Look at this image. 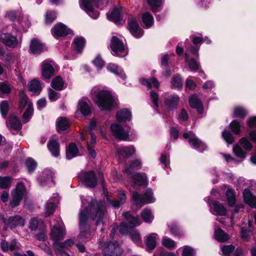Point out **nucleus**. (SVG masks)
I'll return each instance as SVG.
<instances>
[{"mask_svg":"<svg viewBox=\"0 0 256 256\" xmlns=\"http://www.w3.org/2000/svg\"><path fill=\"white\" fill-rule=\"evenodd\" d=\"M82 206H84L88 203L87 208L81 210L79 214V226L80 238H90L92 234L89 220H94L96 218V226L104 224V220L106 214V206L102 202H98L95 199H92L90 196L86 198L81 197Z\"/></svg>","mask_w":256,"mask_h":256,"instance_id":"1","label":"nucleus"},{"mask_svg":"<svg viewBox=\"0 0 256 256\" xmlns=\"http://www.w3.org/2000/svg\"><path fill=\"white\" fill-rule=\"evenodd\" d=\"M91 97L94 102L102 110H110L118 104L117 98L108 90H100L98 86L92 88Z\"/></svg>","mask_w":256,"mask_h":256,"instance_id":"2","label":"nucleus"},{"mask_svg":"<svg viewBox=\"0 0 256 256\" xmlns=\"http://www.w3.org/2000/svg\"><path fill=\"white\" fill-rule=\"evenodd\" d=\"M112 135L116 138L126 141H132L136 137V132L128 126L114 123L110 126Z\"/></svg>","mask_w":256,"mask_h":256,"instance_id":"3","label":"nucleus"},{"mask_svg":"<svg viewBox=\"0 0 256 256\" xmlns=\"http://www.w3.org/2000/svg\"><path fill=\"white\" fill-rule=\"evenodd\" d=\"M132 198L136 206L140 208L145 204L153 203L156 201L152 190L150 188L144 190L142 195L136 192H132Z\"/></svg>","mask_w":256,"mask_h":256,"instance_id":"4","label":"nucleus"},{"mask_svg":"<svg viewBox=\"0 0 256 256\" xmlns=\"http://www.w3.org/2000/svg\"><path fill=\"white\" fill-rule=\"evenodd\" d=\"M2 117L6 120L7 127L11 132L15 134L21 130L22 125L19 118L15 113H2Z\"/></svg>","mask_w":256,"mask_h":256,"instance_id":"5","label":"nucleus"},{"mask_svg":"<svg viewBox=\"0 0 256 256\" xmlns=\"http://www.w3.org/2000/svg\"><path fill=\"white\" fill-rule=\"evenodd\" d=\"M56 223L54 224L51 230V237L54 240L53 246L57 243H60V240L64 239L66 234L64 226L60 218H56Z\"/></svg>","mask_w":256,"mask_h":256,"instance_id":"6","label":"nucleus"},{"mask_svg":"<svg viewBox=\"0 0 256 256\" xmlns=\"http://www.w3.org/2000/svg\"><path fill=\"white\" fill-rule=\"evenodd\" d=\"M102 0H80V4L82 8L90 16L94 19L98 18L99 12L98 10H94V4H96L98 8L102 4Z\"/></svg>","mask_w":256,"mask_h":256,"instance_id":"7","label":"nucleus"},{"mask_svg":"<svg viewBox=\"0 0 256 256\" xmlns=\"http://www.w3.org/2000/svg\"><path fill=\"white\" fill-rule=\"evenodd\" d=\"M79 180L87 188H94L98 180L93 170L81 172L78 175Z\"/></svg>","mask_w":256,"mask_h":256,"instance_id":"8","label":"nucleus"},{"mask_svg":"<svg viewBox=\"0 0 256 256\" xmlns=\"http://www.w3.org/2000/svg\"><path fill=\"white\" fill-rule=\"evenodd\" d=\"M110 48L114 56L124 57L128 54L126 48L124 43L116 36H112V38Z\"/></svg>","mask_w":256,"mask_h":256,"instance_id":"9","label":"nucleus"},{"mask_svg":"<svg viewBox=\"0 0 256 256\" xmlns=\"http://www.w3.org/2000/svg\"><path fill=\"white\" fill-rule=\"evenodd\" d=\"M183 138H188V142L191 147L200 152H202L207 148L206 144L198 138L192 132L184 133Z\"/></svg>","mask_w":256,"mask_h":256,"instance_id":"10","label":"nucleus"},{"mask_svg":"<svg viewBox=\"0 0 256 256\" xmlns=\"http://www.w3.org/2000/svg\"><path fill=\"white\" fill-rule=\"evenodd\" d=\"M26 190L23 183L19 182L16 188L12 192V200L10 204L12 207L19 205L26 193Z\"/></svg>","mask_w":256,"mask_h":256,"instance_id":"11","label":"nucleus"},{"mask_svg":"<svg viewBox=\"0 0 256 256\" xmlns=\"http://www.w3.org/2000/svg\"><path fill=\"white\" fill-rule=\"evenodd\" d=\"M102 252L105 256H120L122 253V250L118 242H110L106 244Z\"/></svg>","mask_w":256,"mask_h":256,"instance_id":"12","label":"nucleus"},{"mask_svg":"<svg viewBox=\"0 0 256 256\" xmlns=\"http://www.w3.org/2000/svg\"><path fill=\"white\" fill-rule=\"evenodd\" d=\"M2 220L6 228H9L12 230L17 227H22L25 224L24 218L19 215L10 216L7 220L3 218Z\"/></svg>","mask_w":256,"mask_h":256,"instance_id":"13","label":"nucleus"},{"mask_svg":"<svg viewBox=\"0 0 256 256\" xmlns=\"http://www.w3.org/2000/svg\"><path fill=\"white\" fill-rule=\"evenodd\" d=\"M18 98L20 110L24 112H33V104L24 91L19 92Z\"/></svg>","mask_w":256,"mask_h":256,"instance_id":"14","label":"nucleus"},{"mask_svg":"<svg viewBox=\"0 0 256 256\" xmlns=\"http://www.w3.org/2000/svg\"><path fill=\"white\" fill-rule=\"evenodd\" d=\"M135 152V148L134 146L130 145L118 148L116 150V154L120 160L124 161L130 156H132Z\"/></svg>","mask_w":256,"mask_h":256,"instance_id":"15","label":"nucleus"},{"mask_svg":"<svg viewBox=\"0 0 256 256\" xmlns=\"http://www.w3.org/2000/svg\"><path fill=\"white\" fill-rule=\"evenodd\" d=\"M74 244V242L72 239L68 240L63 242L56 244L54 246L56 254L58 256H70L66 252L65 250L73 246Z\"/></svg>","mask_w":256,"mask_h":256,"instance_id":"16","label":"nucleus"},{"mask_svg":"<svg viewBox=\"0 0 256 256\" xmlns=\"http://www.w3.org/2000/svg\"><path fill=\"white\" fill-rule=\"evenodd\" d=\"M128 28L132 34L136 38H140L143 36L144 31L139 26L135 18H129Z\"/></svg>","mask_w":256,"mask_h":256,"instance_id":"17","label":"nucleus"},{"mask_svg":"<svg viewBox=\"0 0 256 256\" xmlns=\"http://www.w3.org/2000/svg\"><path fill=\"white\" fill-rule=\"evenodd\" d=\"M54 174L51 170H45L38 178V182L42 186H45L46 184L52 186L54 184Z\"/></svg>","mask_w":256,"mask_h":256,"instance_id":"18","label":"nucleus"},{"mask_svg":"<svg viewBox=\"0 0 256 256\" xmlns=\"http://www.w3.org/2000/svg\"><path fill=\"white\" fill-rule=\"evenodd\" d=\"M52 34L54 37H62L67 36L70 32V30L66 25L62 22L55 24L51 30Z\"/></svg>","mask_w":256,"mask_h":256,"instance_id":"19","label":"nucleus"},{"mask_svg":"<svg viewBox=\"0 0 256 256\" xmlns=\"http://www.w3.org/2000/svg\"><path fill=\"white\" fill-rule=\"evenodd\" d=\"M94 106L92 102L86 98H81L78 102L77 112H92Z\"/></svg>","mask_w":256,"mask_h":256,"instance_id":"20","label":"nucleus"},{"mask_svg":"<svg viewBox=\"0 0 256 256\" xmlns=\"http://www.w3.org/2000/svg\"><path fill=\"white\" fill-rule=\"evenodd\" d=\"M30 50L33 54H38L44 51L46 48L39 40L34 38L31 40Z\"/></svg>","mask_w":256,"mask_h":256,"instance_id":"21","label":"nucleus"},{"mask_svg":"<svg viewBox=\"0 0 256 256\" xmlns=\"http://www.w3.org/2000/svg\"><path fill=\"white\" fill-rule=\"evenodd\" d=\"M117 196L119 200H111L110 196H107V200L114 208H119L120 206L124 204L126 201V194L125 192L119 190Z\"/></svg>","mask_w":256,"mask_h":256,"instance_id":"22","label":"nucleus"},{"mask_svg":"<svg viewBox=\"0 0 256 256\" xmlns=\"http://www.w3.org/2000/svg\"><path fill=\"white\" fill-rule=\"evenodd\" d=\"M210 206V210L213 214L218 216H225L226 214L227 210L222 204L218 202H212V206L208 202Z\"/></svg>","mask_w":256,"mask_h":256,"instance_id":"23","label":"nucleus"},{"mask_svg":"<svg viewBox=\"0 0 256 256\" xmlns=\"http://www.w3.org/2000/svg\"><path fill=\"white\" fill-rule=\"evenodd\" d=\"M0 40L5 45L14 48L18 44L16 38L10 34H0Z\"/></svg>","mask_w":256,"mask_h":256,"instance_id":"24","label":"nucleus"},{"mask_svg":"<svg viewBox=\"0 0 256 256\" xmlns=\"http://www.w3.org/2000/svg\"><path fill=\"white\" fill-rule=\"evenodd\" d=\"M54 72V69L52 65L46 61H44L42 64V74L44 78L49 79L52 77Z\"/></svg>","mask_w":256,"mask_h":256,"instance_id":"25","label":"nucleus"},{"mask_svg":"<svg viewBox=\"0 0 256 256\" xmlns=\"http://www.w3.org/2000/svg\"><path fill=\"white\" fill-rule=\"evenodd\" d=\"M245 202L252 208H256V196H254L249 189H245L243 192Z\"/></svg>","mask_w":256,"mask_h":256,"instance_id":"26","label":"nucleus"},{"mask_svg":"<svg viewBox=\"0 0 256 256\" xmlns=\"http://www.w3.org/2000/svg\"><path fill=\"white\" fill-rule=\"evenodd\" d=\"M188 102L191 108H196L198 111L202 110V103L196 94H191Z\"/></svg>","mask_w":256,"mask_h":256,"instance_id":"27","label":"nucleus"},{"mask_svg":"<svg viewBox=\"0 0 256 256\" xmlns=\"http://www.w3.org/2000/svg\"><path fill=\"white\" fill-rule=\"evenodd\" d=\"M107 17L110 20L118 23L121 18V7L120 6L114 7L110 14H108Z\"/></svg>","mask_w":256,"mask_h":256,"instance_id":"28","label":"nucleus"},{"mask_svg":"<svg viewBox=\"0 0 256 256\" xmlns=\"http://www.w3.org/2000/svg\"><path fill=\"white\" fill-rule=\"evenodd\" d=\"M48 147L52 154L55 157L60 154V145L58 140L50 138L48 143Z\"/></svg>","mask_w":256,"mask_h":256,"instance_id":"29","label":"nucleus"},{"mask_svg":"<svg viewBox=\"0 0 256 256\" xmlns=\"http://www.w3.org/2000/svg\"><path fill=\"white\" fill-rule=\"evenodd\" d=\"M134 182L136 184L146 186L148 184L147 176L144 173H137L132 176Z\"/></svg>","mask_w":256,"mask_h":256,"instance_id":"30","label":"nucleus"},{"mask_svg":"<svg viewBox=\"0 0 256 256\" xmlns=\"http://www.w3.org/2000/svg\"><path fill=\"white\" fill-rule=\"evenodd\" d=\"M158 235L156 233H152L145 240L148 250H152L156 246V238Z\"/></svg>","mask_w":256,"mask_h":256,"instance_id":"31","label":"nucleus"},{"mask_svg":"<svg viewBox=\"0 0 256 256\" xmlns=\"http://www.w3.org/2000/svg\"><path fill=\"white\" fill-rule=\"evenodd\" d=\"M214 238L219 242H222L230 238V236L220 228H216L214 232Z\"/></svg>","mask_w":256,"mask_h":256,"instance_id":"32","label":"nucleus"},{"mask_svg":"<svg viewBox=\"0 0 256 256\" xmlns=\"http://www.w3.org/2000/svg\"><path fill=\"white\" fill-rule=\"evenodd\" d=\"M141 167V162L139 160L130 161V164L124 170V172L128 174H131L134 170L140 168Z\"/></svg>","mask_w":256,"mask_h":256,"instance_id":"33","label":"nucleus"},{"mask_svg":"<svg viewBox=\"0 0 256 256\" xmlns=\"http://www.w3.org/2000/svg\"><path fill=\"white\" fill-rule=\"evenodd\" d=\"M28 90L36 94H38L42 90L41 83L36 80H32L28 85Z\"/></svg>","mask_w":256,"mask_h":256,"instance_id":"34","label":"nucleus"},{"mask_svg":"<svg viewBox=\"0 0 256 256\" xmlns=\"http://www.w3.org/2000/svg\"><path fill=\"white\" fill-rule=\"evenodd\" d=\"M70 124V122L67 118L60 117L56 122L57 130L59 132L66 130L69 128Z\"/></svg>","mask_w":256,"mask_h":256,"instance_id":"35","label":"nucleus"},{"mask_svg":"<svg viewBox=\"0 0 256 256\" xmlns=\"http://www.w3.org/2000/svg\"><path fill=\"white\" fill-rule=\"evenodd\" d=\"M78 149L76 144L73 142L70 144L66 150V158L68 160H71L78 156Z\"/></svg>","mask_w":256,"mask_h":256,"instance_id":"36","label":"nucleus"},{"mask_svg":"<svg viewBox=\"0 0 256 256\" xmlns=\"http://www.w3.org/2000/svg\"><path fill=\"white\" fill-rule=\"evenodd\" d=\"M123 216L129 224L132 226H137L141 224L140 220L138 216H132L129 212H124Z\"/></svg>","mask_w":256,"mask_h":256,"instance_id":"37","label":"nucleus"},{"mask_svg":"<svg viewBox=\"0 0 256 256\" xmlns=\"http://www.w3.org/2000/svg\"><path fill=\"white\" fill-rule=\"evenodd\" d=\"M51 86L52 88L57 90H62L66 88L64 81L60 76L56 77L52 80Z\"/></svg>","mask_w":256,"mask_h":256,"instance_id":"38","label":"nucleus"},{"mask_svg":"<svg viewBox=\"0 0 256 256\" xmlns=\"http://www.w3.org/2000/svg\"><path fill=\"white\" fill-rule=\"evenodd\" d=\"M107 68L110 72L114 73V74L120 76L122 80L126 79V74L124 73L122 70L116 64H109Z\"/></svg>","mask_w":256,"mask_h":256,"instance_id":"39","label":"nucleus"},{"mask_svg":"<svg viewBox=\"0 0 256 256\" xmlns=\"http://www.w3.org/2000/svg\"><path fill=\"white\" fill-rule=\"evenodd\" d=\"M180 98L177 95H172L167 98L164 101L165 104L169 108H176L178 104Z\"/></svg>","mask_w":256,"mask_h":256,"instance_id":"40","label":"nucleus"},{"mask_svg":"<svg viewBox=\"0 0 256 256\" xmlns=\"http://www.w3.org/2000/svg\"><path fill=\"white\" fill-rule=\"evenodd\" d=\"M29 228L32 231H36L38 228H42L43 226V221L41 219H38L37 218H32L30 220L29 222Z\"/></svg>","mask_w":256,"mask_h":256,"instance_id":"41","label":"nucleus"},{"mask_svg":"<svg viewBox=\"0 0 256 256\" xmlns=\"http://www.w3.org/2000/svg\"><path fill=\"white\" fill-rule=\"evenodd\" d=\"M85 40L82 37L76 38L73 42L72 46L78 52H81L84 46Z\"/></svg>","mask_w":256,"mask_h":256,"instance_id":"42","label":"nucleus"},{"mask_svg":"<svg viewBox=\"0 0 256 256\" xmlns=\"http://www.w3.org/2000/svg\"><path fill=\"white\" fill-rule=\"evenodd\" d=\"M142 20L145 28H148L154 24V18L148 12H146L142 14Z\"/></svg>","mask_w":256,"mask_h":256,"instance_id":"43","label":"nucleus"},{"mask_svg":"<svg viewBox=\"0 0 256 256\" xmlns=\"http://www.w3.org/2000/svg\"><path fill=\"white\" fill-rule=\"evenodd\" d=\"M130 236L132 240L138 246L142 244V239L139 232L134 228L129 232Z\"/></svg>","mask_w":256,"mask_h":256,"instance_id":"44","label":"nucleus"},{"mask_svg":"<svg viewBox=\"0 0 256 256\" xmlns=\"http://www.w3.org/2000/svg\"><path fill=\"white\" fill-rule=\"evenodd\" d=\"M189 56L188 52L185 53L186 62L188 64L189 68L191 71H196L200 68L199 64L194 58L188 60Z\"/></svg>","mask_w":256,"mask_h":256,"instance_id":"45","label":"nucleus"},{"mask_svg":"<svg viewBox=\"0 0 256 256\" xmlns=\"http://www.w3.org/2000/svg\"><path fill=\"white\" fill-rule=\"evenodd\" d=\"M226 196L228 205L233 206L236 202L234 191L232 188H228L226 192Z\"/></svg>","mask_w":256,"mask_h":256,"instance_id":"46","label":"nucleus"},{"mask_svg":"<svg viewBox=\"0 0 256 256\" xmlns=\"http://www.w3.org/2000/svg\"><path fill=\"white\" fill-rule=\"evenodd\" d=\"M171 84L172 87L180 89L182 87L183 82L181 76L176 74L174 76L171 80Z\"/></svg>","mask_w":256,"mask_h":256,"instance_id":"47","label":"nucleus"},{"mask_svg":"<svg viewBox=\"0 0 256 256\" xmlns=\"http://www.w3.org/2000/svg\"><path fill=\"white\" fill-rule=\"evenodd\" d=\"M140 81L142 84L146 86L148 88H152V84L155 88H158L160 86L158 80L155 78H152L150 81L145 78H141Z\"/></svg>","mask_w":256,"mask_h":256,"instance_id":"48","label":"nucleus"},{"mask_svg":"<svg viewBox=\"0 0 256 256\" xmlns=\"http://www.w3.org/2000/svg\"><path fill=\"white\" fill-rule=\"evenodd\" d=\"M11 92V86L6 82H0V96L4 94H8Z\"/></svg>","mask_w":256,"mask_h":256,"instance_id":"49","label":"nucleus"},{"mask_svg":"<svg viewBox=\"0 0 256 256\" xmlns=\"http://www.w3.org/2000/svg\"><path fill=\"white\" fill-rule=\"evenodd\" d=\"M141 216L144 221L147 223L152 222L154 219V216L152 214L151 210L146 208L141 212Z\"/></svg>","mask_w":256,"mask_h":256,"instance_id":"50","label":"nucleus"},{"mask_svg":"<svg viewBox=\"0 0 256 256\" xmlns=\"http://www.w3.org/2000/svg\"><path fill=\"white\" fill-rule=\"evenodd\" d=\"M56 204L52 202H48L45 205L44 214L46 216L52 214L55 210Z\"/></svg>","mask_w":256,"mask_h":256,"instance_id":"51","label":"nucleus"},{"mask_svg":"<svg viewBox=\"0 0 256 256\" xmlns=\"http://www.w3.org/2000/svg\"><path fill=\"white\" fill-rule=\"evenodd\" d=\"M116 118L118 122H126L131 120L132 114L131 113H116Z\"/></svg>","mask_w":256,"mask_h":256,"instance_id":"52","label":"nucleus"},{"mask_svg":"<svg viewBox=\"0 0 256 256\" xmlns=\"http://www.w3.org/2000/svg\"><path fill=\"white\" fill-rule=\"evenodd\" d=\"M12 183V180L10 176L0 177V188H9Z\"/></svg>","mask_w":256,"mask_h":256,"instance_id":"53","label":"nucleus"},{"mask_svg":"<svg viewBox=\"0 0 256 256\" xmlns=\"http://www.w3.org/2000/svg\"><path fill=\"white\" fill-rule=\"evenodd\" d=\"M57 14L52 10H48L45 15V20L46 24H50L56 18Z\"/></svg>","mask_w":256,"mask_h":256,"instance_id":"54","label":"nucleus"},{"mask_svg":"<svg viewBox=\"0 0 256 256\" xmlns=\"http://www.w3.org/2000/svg\"><path fill=\"white\" fill-rule=\"evenodd\" d=\"M26 164L29 172H32L37 166L36 162L31 158H28L26 159Z\"/></svg>","mask_w":256,"mask_h":256,"instance_id":"55","label":"nucleus"},{"mask_svg":"<svg viewBox=\"0 0 256 256\" xmlns=\"http://www.w3.org/2000/svg\"><path fill=\"white\" fill-rule=\"evenodd\" d=\"M234 249V246L232 244L221 246V250L224 256H229Z\"/></svg>","mask_w":256,"mask_h":256,"instance_id":"56","label":"nucleus"},{"mask_svg":"<svg viewBox=\"0 0 256 256\" xmlns=\"http://www.w3.org/2000/svg\"><path fill=\"white\" fill-rule=\"evenodd\" d=\"M154 12H156L162 2V0H146Z\"/></svg>","mask_w":256,"mask_h":256,"instance_id":"57","label":"nucleus"},{"mask_svg":"<svg viewBox=\"0 0 256 256\" xmlns=\"http://www.w3.org/2000/svg\"><path fill=\"white\" fill-rule=\"evenodd\" d=\"M162 244L168 248H172L175 247L176 243L171 238L165 237L162 239Z\"/></svg>","mask_w":256,"mask_h":256,"instance_id":"58","label":"nucleus"},{"mask_svg":"<svg viewBox=\"0 0 256 256\" xmlns=\"http://www.w3.org/2000/svg\"><path fill=\"white\" fill-rule=\"evenodd\" d=\"M230 127L232 131L236 134H240V126L238 122L236 120H233L230 124Z\"/></svg>","mask_w":256,"mask_h":256,"instance_id":"59","label":"nucleus"},{"mask_svg":"<svg viewBox=\"0 0 256 256\" xmlns=\"http://www.w3.org/2000/svg\"><path fill=\"white\" fill-rule=\"evenodd\" d=\"M240 142L242 146L247 150H250L252 149V146L250 142L246 137L240 139Z\"/></svg>","mask_w":256,"mask_h":256,"instance_id":"60","label":"nucleus"},{"mask_svg":"<svg viewBox=\"0 0 256 256\" xmlns=\"http://www.w3.org/2000/svg\"><path fill=\"white\" fill-rule=\"evenodd\" d=\"M222 136L225 141L229 144H232L234 141V138L232 134L228 130H224L222 133Z\"/></svg>","mask_w":256,"mask_h":256,"instance_id":"61","label":"nucleus"},{"mask_svg":"<svg viewBox=\"0 0 256 256\" xmlns=\"http://www.w3.org/2000/svg\"><path fill=\"white\" fill-rule=\"evenodd\" d=\"M233 152L236 156L240 158H244L246 156V153L238 146H234Z\"/></svg>","mask_w":256,"mask_h":256,"instance_id":"62","label":"nucleus"},{"mask_svg":"<svg viewBox=\"0 0 256 256\" xmlns=\"http://www.w3.org/2000/svg\"><path fill=\"white\" fill-rule=\"evenodd\" d=\"M160 161L164 166V168H168L170 164V156L168 154H162L160 158Z\"/></svg>","mask_w":256,"mask_h":256,"instance_id":"63","label":"nucleus"},{"mask_svg":"<svg viewBox=\"0 0 256 256\" xmlns=\"http://www.w3.org/2000/svg\"><path fill=\"white\" fill-rule=\"evenodd\" d=\"M194 250L189 246H184L183 248L182 256H195Z\"/></svg>","mask_w":256,"mask_h":256,"instance_id":"64","label":"nucleus"}]
</instances>
